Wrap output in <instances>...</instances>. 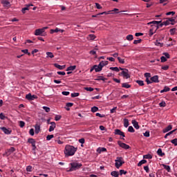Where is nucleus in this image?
<instances>
[{
  "label": "nucleus",
  "mask_w": 177,
  "mask_h": 177,
  "mask_svg": "<svg viewBox=\"0 0 177 177\" xmlns=\"http://www.w3.org/2000/svg\"><path fill=\"white\" fill-rule=\"evenodd\" d=\"M78 149L77 147H75L72 145H66L64 149V154L66 157H70L71 156H74L75 154V151Z\"/></svg>",
  "instance_id": "nucleus-1"
},
{
  "label": "nucleus",
  "mask_w": 177,
  "mask_h": 177,
  "mask_svg": "<svg viewBox=\"0 0 177 177\" xmlns=\"http://www.w3.org/2000/svg\"><path fill=\"white\" fill-rule=\"evenodd\" d=\"M69 165H71V168L67 170V172H73L74 171H77V169H80V168L82 167V164L78 162H73L70 163Z\"/></svg>",
  "instance_id": "nucleus-2"
},
{
  "label": "nucleus",
  "mask_w": 177,
  "mask_h": 177,
  "mask_svg": "<svg viewBox=\"0 0 177 177\" xmlns=\"http://www.w3.org/2000/svg\"><path fill=\"white\" fill-rule=\"evenodd\" d=\"M120 70L122 71L120 73H119V75H122L124 78H126V80H128V78H131V75H129V71L127 68H122L121 67L119 68Z\"/></svg>",
  "instance_id": "nucleus-3"
},
{
  "label": "nucleus",
  "mask_w": 177,
  "mask_h": 177,
  "mask_svg": "<svg viewBox=\"0 0 177 177\" xmlns=\"http://www.w3.org/2000/svg\"><path fill=\"white\" fill-rule=\"evenodd\" d=\"M115 167L118 169L120 167H122L123 164H125L124 162V158L122 157H117L115 160Z\"/></svg>",
  "instance_id": "nucleus-4"
},
{
  "label": "nucleus",
  "mask_w": 177,
  "mask_h": 177,
  "mask_svg": "<svg viewBox=\"0 0 177 177\" xmlns=\"http://www.w3.org/2000/svg\"><path fill=\"white\" fill-rule=\"evenodd\" d=\"M118 145L120 146V147H122V149H124L125 150H128V149H129V145L121 142V141H118Z\"/></svg>",
  "instance_id": "nucleus-5"
},
{
  "label": "nucleus",
  "mask_w": 177,
  "mask_h": 177,
  "mask_svg": "<svg viewBox=\"0 0 177 177\" xmlns=\"http://www.w3.org/2000/svg\"><path fill=\"white\" fill-rule=\"evenodd\" d=\"M28 142L32 145V150H35V149H37V146H35L36 142L35 140H34V138H29L28 140Z\"/></svg>",
  "instance_id": "nucleus-6"
},
{
  "label": "nucleus",
  "mask_w": 177,
  "mask_h": 177,
  "mask_svg": "<svg viewBox=\"0 0 177 177\" xmlns=\"http://www.w3.org/2000/svg\"><path fill=\"white\" fill-rule=\"evenodd\" d=\"M115 135H119L120 136H122L123 138H125V133L122 132L121 130L116 129H115Z\"/></svg>",
  "instance_id": "nucleus-7"
},
{
  "label": "nucleus",
  "mask_w": 177,
  "mask_h": 177,
  "mask_svg": "<svg viewBox=\"0 0 177 177\" xmlns=\"http://www.w3.org/2000/svg\"><path fill=\"white\" fill-rule=\"evenodd\" d=\"M0 129H1L6 135H10V133H12V130L7 129L6 127H1Z\"/></svg>",
  "instance_id": "nucleus-8"
},
{
  "label": "nucleus",
  "mask_w": 177,
  "mask_h": 177,
  "mask_svg": "<svg viewBox=\"0 0 177 177\" xmlns=\"http://www.w3.org/2000/svg\"><path fill=\"white\" fill-rule=\"evenodd\" d=\"M151 84L153 82H155L156 84H158V82H160V80H158V75H154L150 78Z\"/></svg>",
  "instance_id": "nucleus-9"
},
{
  "label": "nucleus",
  "mask_w": 177,
  "mask_h": 177,
  "mask_svg": "<svg viewBox=\"0 0 177 177\" xmlns=\"http://www.w3.org/2000/svg\"><path fill=\"white\" fill-rule=\"evenodd\" d=\"M50 127H49V132H52L53 131H55V128H56V123L55 122H51Z\"/></svg>",
  "instance_id": "nucleus-10"
},
{
  "label": "nucleus",
  "mask_w": 177,
  "mask_h": 177,
  "mask_svg": "<svg viewBox=\"0 0 177 177\" xmlns=\"http://www.w3.org/2000/svg\"><path fill=\"white\" fill-rule=\"evenodd\" d=\"M42 34H44V29L42 28L37 29L35 32V35H42Z\"/></svg>",
  "instance_id": "nucleus-11"
},
{
  "label": "nucleus",
  "mask_w": 177,
  "mask_h": 177,
  "mask_svg": "<svg viewBox=\"0 0 177 177\" xmlns=\"http://www.w3.org/2000/svg\"><path fill=\"white\" fill-rule=\"evenodd\" d=\"M131 124H133V125L136 129H139V128H140L139 127V123L135 120L131 121Z\"/></svg>",
  "instance_id": "nucleus-12"
},
{
  "label": "nucleus",
  "mask_w": 177,
  "mask_h": 177,
  "mask_svg": "<svg viewBox=\"0 0 177 177\" xmlns=\"http://www.w3.org/2000/svg\"><path fill=\"white\" fill-rule=\"evenodd\" d=\"M171 129H172V125L169 124V126H167L166 128H165L162 130L163 133H167V132H169V131H171Z\"/></svg>",
  "instance_id": "nucleus-13"
},
{
  "label": "nucleus",
  "mask_w": 177,
  "mask_h": 177,
  "mask_svg": "<svg viewBox=\"0 0 177 177\" xmlns=\"http://www.w3.org/2000/svg\"><path fill=\"white\" fill-rule=\"evenodd\" d=\"M54 66L56 67V68H58L59 70H64L66 68V65H59L58 64H54Z\"/></svg>",
  "instance_id": "nucleus-14"
},
{
  "label": "nucleus",
  "mask_w": 177,
  "mask_h": 177,
  "mask_svg": "<svg viewBox=\"0 0 177 177\" xmlns=\"http://www.w3.org/2000/svg\"><path fill=\"white\" fill-rule=\"evenodd\" d=\"M170 35H175L177 34L176 28H174L169 30Z\"/></svg>",
  "instance_id": "nucleus-15"
},
{
  "label": "nucleus",
  "mask_w": 177,
  "mask_h": 177,
  "mask_svg": "<svg viewBox=\"0 0 177 177\" xmlns=\"http://www.w3.org/2000/svg\"><path fill=\"white\" fill-rule=\"evenodd\" d=\"M161 23H162V21H153L148 23V25L154 24L155 26H157Z\"/></svg>",
  "instance_id": "nucleus-16"
},
{
  "label": "nucleus",
  "mask_w": 177,
  "mask_h": 177,
  "mask_svg": "<svg viewBox=\"0 0 177 177\" xmlns=\"http://www.w3.org/2000/svg\"><path fill=\"white\" fill-rule=\"evenodd\" d=\"M158 156H160V157H163V156H165V153H162V149L160 148L158 149L157 151Z\"/></svg>",
  "instance_id": "nucleus-17"
},
{
  "label": "nucleus",
  "mask_w": 177,
  "mask_h": 177,
  "mask_svg": "<svg viewBox=\"0 0 177 177\" xmlns=\"http://www.w3.org/2000/svg\"><path fill=\"white\" fill-rule=\"evenodd\" d=\"M30 6H32V4L27 5L26 7L22 8V13H26V10H30Z\"/></svg>",
  "instance_id": "nucleus-18"
},
{
  "label": "nucleus",
  "mask_w": 177,
  "mask_h": 177,
  "mask_svg": "<svg viewBox=\"0 0 177 177\" xmlns=\"http://www.w3.org/2000/svg\"><path fill=\"white\" fill-rule=\"evenodd\" d=\"M111 176H114V177H119L120 176V173L117 171H113L111 173Z\"/></svg>",
  "instance_id": "nucleus-19"
},
{
  "label": "nucleus",
  "mask_w": 177,
  "mask_h": 177,
  "mask_svg": "<svg viewBox=\"0 0 177 177\" xmlns=\"http://www.w3.org/2000/svg\"><path fill=\"white\" fill-rule=\"evenodd\" d=\"M124 128L129 127V120H128V119H124Z\"/></svg>",
  "instance_id": "nucleus-20"
},
{
  "label": "nucleus",
  "mask_w": 177,
  "mask_h": 177,
  "mask_svg": "<svg viewBox=\"0 0 177 177\" xmlns=\"http://www.w3.org/2000/svg\"><path fill=\"white\" fill-rule=\"evenodd\" d=\"M77 68V66H71L67 68L66 71H74Z\"/></svg>",
  "instance_id": "nucleus-21"
},
{
  "label": "nucleus",
  "mask_w": 177,
  "mask_h": 177,
  "mask_svg": "<svg viewBox=\"0 0 177 177\" xmlns=\"http://www.w3.org/2000/svg\"><path fill=\"white\" fill-rule=\"evenodd\" d=\"M97 153H99L100 154V153H102V151H107V149L104 147H99L97 149Z\"/></svg>",
  "instance_id": "nucleus-22"
},
{
  "label": "nucleus",
  "mask_w": 177,
  "mask_h": 177,
  "mask_svg": "<svg viewBox=\"0 0 177 177\" xmlns=\"http://www.w3.org/2000/svg\"><path fill=\"white\" fill-rule=\"evenodd\" d=\"M143 158H145L147 160H151V158H153V156H151V154L148 153L147 155H144Z\"/></svg>",
  "instance_id": "nucleus-23"
},
{
  "label": "nucleus",
  "mask_w": 177,
  "mask_h": 177,
  "mask_svg": "<svg viewBox=\"0 0 177 177\" xmlns=\"http://www.w3.org/2000/svg\"><path fill=\"white\" fill-rule=\"evenodd\" d=\"M59 31H62V29L56 28L55 29H51L50 32V34H53L54 32H59Z\"/></svg>",
  "instance_id": "nucleus-24"
},
{
  "label": "nucleus",
  "mask_w": 177,
  "mask_h": 177,
  "mask_svg": "<svg viewBox=\"0 0 177 177\" xmlns=\"http://www.w3.org/2000/svg\"><path fill=\"white\" fill-rule=\"evenodd\" d=\"M146 162H147V160L145 159L142 160L138 163V167H142V165H143V164H146Z\"/></svg>",
  "instance_id": "nucleus-25"
},
{
  "label": "nucleus",
  "mask_w": 177,
  "mask_h": 177,
  "mask_svg": "<svg viewBox=\"0 0 177 177\" xmlns=\"http://www.w3.org/2000/svg\"><path fill=\"white\" fill-rule=\"evenodd\" d=\"M122 88H126V89H129V88H131V85L128 83H123L122 84Z\"/></svg>",
  "instance_id": "nucleus-26"
},
{
  "label": "nucleus",
  "mask_w": 177,
  "mask_h": 177,
  "mask_svg": "<svg viewBox=\"0 0 177 177\" xmlns=\"http://www.w3.org/2000/svg\"><path fill=\"white\" fill-rule=\"evenodd\" d=\"M46 55H47V57H50V59H53V57H55V55L51 52H47Z\"/></svg>",
  "instance_id": "nucleus-27"
},
{
  "label": "nucleus",
  "mask_w": 177,
  "mask_h": 177,
  "mask_svg": "<svg viewBox=\"0 0 177 177\" xmlns=\"http://www.w3.org/2000/svg\"><path fill=\"white\" fill-rule=\"evenodd\" d=\"M162 167L167 171V172H171V167L167 165H162Z\"/></svg>",
  "instance_id": "nucleus-28"
},
{
  "label": "nucleus",
  "mask_w": 177,
  "mask_h": 177,
  "mask_svg": "<svg viewBox=\"0 0 177 177\" xmlns=\"http://www.w3.org/2000/svg\"><path fill=\"white\" fill-rule=\"evenodd\" d=\"M155 45L156 46H160V48H162V46H164V44L160 43V41H158V40H156L155 42Z\"/></svg>",
  "instance_id": "nucleus-29"
},
{
  "label": "nucleus",
  "mask_w": 177,
  "mask_h": 177,
  "mask_svg": "<svg viewBox=\"0 0 177 177\" xmlns=\"http://www.w3.org/2000/svg\"><path fill=\"white\" fill-rule=\"evenodd\" d=\"M169 19V21L171 23V26H174V24H175L176 21L175 20L176 19V18H168Z\"/></svg>",
  "instance_id": "nucleus-30"
},
{
  "label": "nucleus",
  "mask_w": 177,
  "mask_h": 177,
  "mask_svg": "<svg viewBox=\"0 0 177 177\" xmlns=\"http://www.w3.org/2000/svg\"><path fill=\"white\" fill-rule=\"evenodd\" d=\"M94 68H95V73H99L102 71V69H100V68L97 65H94Z\"/></svg>",
  "instance_id": "nucleus-31"
},
{
  "label": "nucleus",
  "mask_w": 177,
  "mask_h": 177,
  "mask_svg": "<svg viewBox=\"0 0 177 177\" xmlns=\"http://www.w3.org/2000/svg\"><path fill=\"white\" fill-rule=\"evenodd\" d=\"M176 131V129L172 130L171 131H169V133H167L165 136V138L167 139V138H168V136H169L170 135H172V133H174V132H175Z\"/></svg>",
  "instance_id": "nucleus-32"
},
{
  "label": "nucleus",
  "mask_w": 177,
  "mask_h": 177,
  "mask_svg": "<svg viewBox=\"0 0 177 177\" xmlns=\"http://www.w3.org/2000/svg\"><path fill=\"white\" fill-rule=\"evenodd\" d=\"M110 70H112V71H115L116 73L120 72V68L118 67H110Z\"/></svg>",
  "instance_id": "nucleus-33"
},
{
  "label": "nucleus",
  "mask_w": 177,
  "mask_h": 177,
  "mask_svg": "<svg viewBox=\"0 0 177 177\" xmlns=\"http://www.w3.org/2000/svg\"><path fill=\"white\" fill-rule=\"evenodd\" d=\"M136 82L140 86H143V85H145L143 80H136Z\"/></svg>",
  "instance_id": "nucleus-34"
},
{
  "label": "nucleus",
  "mask_w": 177,
  "mask_h": 177,
  "mask_svg": "<svg viewBox=\"0 0 177 177\" xmlns=\"http://www.w3.org/2000/svg\"><path fill=\"white\" fill-rule=\"evenodd\" d=\"M126 39H127V41H132V40H133V35H128L127 36Z\"/></svg>",
  "instance_id": "nucleus-35"
},
{
  "label": "nucleus",
  "mask_w": 177,
  "mask_h": 177,
  "mask_svg": "<svg viewBox=\"0 0 177 177\" xmlns=\"http://www.w3.org/2000/svg\"><path fill=\"white\" fill-rule=\"evenodd\" d=\"M92 113H96V111H99V108L97 106H93L91 108Z\"/></svg>",
  "instance_id": "nucleus-36"
},
{
  "label": "nucleus",
  "mask_w": 177,
  "mask_h": 177,
  "mask_svg": "<svg viewBox=\"0 0 177 177\" xmlns=\"http://www.w3.org/2000/svg\"><path fill=\"white\" fill-rule=\"evenodd\" d=\"M128 132H131V133H133L135 132V129L132 126H129L128 128Z\"/></svg>",
  "instance_id": "nucleus-37"
},
{
  "label": "nucleus",
  "mask_w": 177,
  "mask_h": 177,
  "mask_svg": "<svg viewBox=\"0 0 177 177\" xmlns=\"http://www.w3.org/2000/svg\"><path fill=\"white\" fill-rule=\"evenodd\" d=\"M100 63L102 67H104V66H107V64H109V61H102Z\"/></svg>",
  "instance_id": "nucleus-38"
},
{
  "label": "nucleus",
  "mask_w": 177,
  "mask_h": 177,
  "mask_svg": "<svg viewBox=\"0 0 177 177\" xmlns=\"http://www.w3.org/2000/svg\"><path fill=\"white\" fill-rule=\"evenodd\" d=\"M118 60L119 63H120L121 64H124L125 63V60L123 59H121V57H118Z\"/></svg>",
  "instance_id": "nucleus-39"
},
{
  "label": "nucleus",
  "mask_w": 177,
  "mask_h": 177,
  "mask_svg": "<svg viewBox=\"0 0 177 177\" xmlns=\"http://www.w3.org/2000/svg\"><path fill=\"white\" fill-rule=\"evenodd\" d=\"M168 0H160V3H163V6H165L168 3Z\"/></svg>",
  "instance_id": "nucleus-40"
},
{
  "label": "nucleus",
  "mask_w": 177,
  "mask_h": 177,
  "mask_svg": "<svg viewBox=\"0 0 177 177\" xmlns=\"http://www.w3.org/2000/svg\"><path fill=\"white\" fill-rule=\"evenodd\" d=\"M55 138V136L53 134L48 135L46 136V140H50L51 139H53Z\"/></svg>",
  "instance_id": "nucleus-41"
},
{
  "label": "nucleus",
  "mask_w": 177,
  "mask_h": 177,
  "mask_svg": "<svg viewBox=\"0 0 177 177\" xmlns=\"http://www.w3.org/2000/svg\"><path fill=\"white\" fill-rule=\"evenodd\" d=\"M25 125H26V122H24V121H19L20 128H24Z\"/></svg>",
  "instance_id": "nucleus-42"
},
{
  "label": "nucleus",
  "mask_w": 177,
  "mask_h": 177,
  "mask_svg": "<svg viewBox=\"0 0 177 177\" xmlns=\"http://www.w3.org/2000/svg\"><path fill=\"white\" fill-rule=\"evenodd\" d=\"M144 77H145V78H151V74L150 73H145L144 74Z\"/></svg>",
  "instance_id": "nucleus-43"
},
{
  "label": "nucleus",
  "mask_w": 177,
  "mask_h": 177,
  "mask_svg": "<svg viewBox=\"0 0 177 177\" xmlns=\"http://www.w3.org/2000/svg\"><path fill=\"white\" fill-rule=\"evenodd\" d=\"M2 3L3 5H4V6H8V5H10V3L7 0H4L2 1Z\"/></svg>",
  "instance_id": "nucleus-44"
},
{
  "label": "nucleus",
  "mask_w": 177,
  "mask_h": 177,
  "mask_svg": "<svg viewBox=\"0 0 177 177\" xmlns=\"http://www.w3.org/2000/svg\"><path fill=\"white\" fill-rule=\"evenodd\" d=\"M80 96V93H71V97H77Z\"/></svg>",
  "instance_id": "nucleus-45"
},
{
  "label": "nucleus",
  "mask_w": 177,
  "mask_h": 177,
  "mask_svg": "<svg viewBox=\"0 0 177 177\" xmlns=\"http://www.w3.org/2000/svg\"><path fill=\"white\" fill-rule=\"evenodd\" d=\"M144 136H145V138H149L150 137V131H147L145 133H143Z\"/></svg>",
  "instance_id": "nucleus-46"
},
{
  "label": "nucleus",
  "mask_w": 177,
  "mask_h": 177,
  "mask_svg": "<svg viewBox=\"0 0 177 177\" xmlns=\"http://www.w3.org/2000/svg\"><path fill=\"white\" fill-rule=\"evenodd\" d=\"M160 107H165L167 106V103L165 101H162L159 104Z\"/></svg>",
  "instance_id": "nucleus-47"
},
{
  "label": "nucleus",
  "mask_w": 177,
  "mask_h": 177,
  "mask_svg": "<svg viewBox=\"0 0 177 177\" xmlns=\"http://www.w3.org/2000/svg\"><path fill=\"white\" fill-rule=\"evenodd\" d=\"M79 143H81L82 144V147L84 146L83 145H84V143H85V139L84 138H80V140H79Z\"/></svg>",
  "instance_id": "nucleus-48"
},
{
  "label": "nucleus",
  "mask_w": 177,
  "mask_h": 177,
  "mask_svg": "<svg viewBox=\"0 0 177 177\" xmlns=\"http://www.w3.org/2000/svg\"><path fill=\"white\" fill-rule=\"evenodd\" d=\"M43 110H45L46 113H49V111H50V108L48 106H43Z\"/></svg>",
  "instance_id": "nucleus-49"
},
{
  "label": "nucleus",
  "mask_w": 177,
  "mask_h": 177,
  "mask_svg": "<svg viewBox=\"0 0 177 177\" xmlns=\"http://www.w3.org/2000/svg\"><path fill=\"white\" fill-rule=\"evenodd\" d=\"M171 143L174 145V146H177V138H174V140H171Z\"/></svg>",
  "instance_id": "nucleus-50"
},
{
  "label": "nucleus",
  "mask_w": 177,
  "mask_h": 177,
  "mask_svg": "<svg viewBox=\"0 0 177 177\" xmlns=\"http://www.w3.org/2000/svg\"><path fill=\"white\" fill-rule=\"evenodd\" d=\"M84 89H85V91H87L88 92L93 91V88H92V87H85Z\"/></svg>",
  "instance_id": "nucleus-51"
},
{
  "label": "nucleus",
  "mask_w": 177,
  "mask_h": 177,
  "mask_svg": "<svg viewBox=\"0 0 177 177\" xmlns=\"http://www.w3.org/2000/svg\"><path fill=\"white\" fill-rule=\"evenodd\" d=\"M14 151H16V149H15V147H10L9 149H8V153H14Z\"/></svg>",
  "instance_id": "nucleus-52"
},
{
  "label": "nucleus",
  "mask_w": 177,
  "mask_h": 177,
  "mask_svg": "<svg viewBox=\"0 0 177 177\" xmlns=\"http://www.w3.org/2000/svg\"><path fill=\"white\" fill-rule=\"evenodd\" d=\"M171 15L172 16H174V15H175V12L174 11H170L166 13V16H171Z\"/></svg>",
  "instance_id": "nucleus-53"
},
{
  "label": "nucleus",
  "mask_w": 177,
  "mask_h": 177,
  "mask_svg": "<svg viewBox=\"0 0 177 177\" xmlns=\"http://www.w3.org/2000/svg\"><path fill=\"white\" fill-rule=\"evenodd\" d=\"M88 37L91 41L95 40V39L96 38V36H95V35H89Z\"/></svg>",
  "instance_id": "nucleus-54"
},
{
  "label": "nucleus",
  "mask_w": 177,
  "mask_h": 177,
  "mask_svg": "<svg viewBox=\"0 0 177 177\" xmlns=\"http://www.w3.org/2000/svg\"><path fill=\"white\" fill-rule=\"evenodd\" d=\"M119 172L120 175H127V171H125L124 169H120Z\"/></svg>",
  "instance_id": "nucleus-55"
},
{
  "label": "nucleus",
  "mask_w": 177,
  "mask_h": 177,
  "mask_svg": "<svg viewBox=\"0 0 177 177\" xmlns=\"http://www.w3.org/2000/svg\"><path fill=\"white\" fill-rule=\"evenodd\" d=\"M61 119H62V116H61V115H57L55 117V121H60Z\"/></svg>",
  "instance_id": "nucleus-56"
},
{
  "label": "nucleus",
  "mask_w": 177,
  "mask_h": 177,
  "mask_svg": "<svg viewBox=\"0 0 177 177\" xmlns=\"http://www.w3.org/2000/svg\"><path fill=\"white\" fill-rule=\"evenodd\" d=\"M160 60L162 63H165V62H167V57H165V56H162L160 57Z\"/></svg>",
  "instance_id": "nucleus-57"
},
{
  "label": "nucleus",
  "mask_w": 177,
  "mask_h": 177,
  "mask_svg": "<svg viewBox=\"0 0 177 177\" xmlns=\"http://www.w3.org/2000/svg\"><path fill=\"white\" fill-rule=\"evenodd\" d=\"M142 42V39H138V40H134L133 44L134 45H138V44H140Z\"/></svg>",
  "instance_id": "nucleus-58"
},
{
  "label": "nucleus",
  "mask_w": 177,
  "mask_h": 177,
  "mask_svg": "<svg viewBox=\"0 0 177 177\" xmlns=\"http://www.w3.org/2000/svg\"><path fill=\"white\" fill-rule=\"evenodd\" d=\"M163 91H165V92H169V91H171V88L168 86H165Z\"/></svg>",
  "instance_id": "nucleus-59"
},
{
  "label": "nucleus",
  "mask_w": 177,
  "mask_h": 177,
  "mask_svg": "<svg viewBox=\"0 0 177 177\" xmlns=\"http://www.w3.org/2000/svg\"><path fill=\"white\" fill-rule=\"evenodd\" d=\"M26 99H27V100H31V93H28V95H26Z\"/></svg>",
  "instance_id": "nucleus-60"
},
{
  "label": "nucleus",
  "mask_w": 177,
  "mask_h": 177,
  "mask_svg": "<svg viewBox=\"0 0 177 177\" xmlns=\"http://www.w3.org/2000/svg\"><path fill=\"white\" fill-rule=\"evenodd\" d=\"M21 52H23V53L28 54V56H30V55H31V53H28V49L22 50Z\"/></svg>",
  "instance_id": "nucleus-61"
},
{
  "label": "nucleus",
  "mask_w": 177,
  "mask_h": 177,
  "mask_svg": "<svg viewBox=\"0 0 177 177\" xmlns=\"http://www.w3.org/2000/svg\"><path fill=\"white\" fill-rule=\"evenodd\" d=\"M73 106H74V104L72 102L66 103V107H73Z\"/></svg>",
  "instance_id": "nucleus-62"
},
{
  "label": "nucleus",
  "mask_w": 177,
  "mask_h": 177,
  "mask_svg": "<svg viewBox=\"0 0 177 177\" xmlns=\"http://www.w3.org/2000/svg\"><path fill=\"white\" fill-rule=\"evenodd\" d=\"M29 133L30 135H31V136H34V129H30L29 131Z\"/></svg>",
  "instance_id": "nucleus-63"
},
{
  "label": "nucleus",
  "mask_w": 177,
  "mask_h": 177,
  "mask_svg": "<svg viewBox=\"0 0 177 177\" xmlns=\"http://www.w3.org/2000/svg\"><path fill=\"white\" fill-rule=\"evenodd\" d=\"M95 6L97 8V9H102V6H100V4H99V3H95Z\"/></svg>",
  "instance_id": "nucleus-64"
}]
</instances>
